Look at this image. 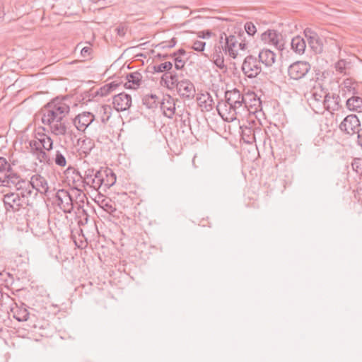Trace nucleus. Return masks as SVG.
Listing matches in <instances>:
<instances>
[{
	"instance_id": "1",
	"label": "nucleus",
	"mask_w": 362,
	"mask_h": 362,
	"mask_svg": "<svg viewBox=\"0 0 362 362\" xmlns=\"http://www.w3.org/2000/svg\"><path fill=\"white\" fill-rule=\"evenodd\" d=\"M247 98L252 100L250 107H259L261 101L254 93L244 95L239 90L234 88L225 93V100L218 102L216 109L218 115L226 122H230L243 117L249 111Z\"/></svg>"
},
{
	"instance_id": "2",
	"label": "nucleus",
	"mask_w": 362,
	"mask_h": 362,
	"mask_svg": "<svg viewBox=\"0 0 362 362\" xmlns=\"http://www.w3.org/2000/svg\"><path fill=\"white\" fill-rule=\"evenodd\" d=\"M69 111L70 107L64 101L54 100L41 110V122L55 136L69 134L71 126L66 118Z\"/></svg>"
},
{
	"instance_id": "3",
	"label": "nucleus",
	"mask_w": 362,
	"mask_h": 362,
	"mask_svg": "<svg viewBox=\"0 0 362 362\" xmlns=\"http://www.w3.org/2000/svg\"><path fill=\"white\" fill-rule=\"evenodd\" d=\"M86 195L79 190L59 189L56 194L57 204L64 213H71L74 207L82 208Z\"/></svg>"
},
{
	"instance_id": "4",
	"label": "nucleus",
	"mask_w": 362,
	"mask_h": 362,
	"mask_svg": "<svg viewBox=\"0 0 362 362\" xmlns=\"http://www.w3.org/2000/svg\"><path fill=\"white\" fill-rule=\"evenodd\" d=\"M224 40L225 52L230 57L235 59L239 54V51H245L247 49V44L241 39L240 36L233 35H226L225 33L221 36V40Z\"/></svg>"
},
{
	"instance_id": "5",
	"label": "nucleus",
	"mask_w": 362,
	"mask_h": 362,
	"mask_svg": "<svg viewBox=\"0 0 362 362\" xmlns=\"http://www.w3.org/2000/svg\"><path fill=\"white\" fill-rule=\"evenodd\" d=\"M3 202L6 211H18L21 208L27 206V202L20 197V194L16 192H8L4 195Z\"/></svg>"
},
{
	"instance_id": "6",
	"label": "nucleus",
	"mask_w": 362,
	"mask_h": 362,
	"mask_svg": "<svg viewBox=\"0 0 362 362\" xmlns=\"http://www.w3.org/2000/svg\"><path fill=\"white\" fill-rule=\"evenodd\" d=\"M242 71L245 76L253 78L261 73L262 66L255 57L249 55L244 59L242 64Z\"/></svg>"
},
{
	"instance_id": "7",
	"label": "nucleus",
	"mask_w": 362,
	"mask_h": 362,
	"mask_svg": "<svg viewBox=\"0 0 362 362\" xmlns=\"http://www.w3.org/2000/svg\"><path fill=\"white\" fill-rule=\"evenodd\" d=\"M361 122L358 117L356 115H347L340 123L339 128L343 133L354 136L356 134L360 129Z\"/></svg>"
},
{
	"instance_id": "8",
	"label": "nucleus",
	"mask_w": 362,
	"mask_h": 362,
	"mask_svg": "<svg viewBox=\"0 0 362 362\" xmlns=\"http://www.w3.org/2000/svg\"><path fill=\"white\" fill-rule=\"evenodd\" d=\"M262 40L269 45L273 46L278 50L284 49L285 41L281 33L275 30H268L261 35Z\"/></svg>"
},
{
	"instance_id": "9",
	"label": "nucleus",
	"mask_w": 362,
	"mask_h": 362,
	"mask_svg": "<svg viewBox=\"0 0 362 362\" xmlns=\"http://www.w3.org/2000/svg\"><path fill=\"white\" fill-rule=\"evenodd\" d=\"M310 70V64L304 61H298L288 68V74L291 79L299 80L303 78Z\"/></svg>"
},
{
	"instance_id": "10",
	"label": "nucleus",
	"mask_w": 362,
	"mask_h": 362,
	"mask_svg": "<svg viewBox=\"0 0 362 362\" xmlns=\"http://www.w3.org/2000/svg\"><path fill=\"white\" fill-rule=\"evenodd\" d=\"M25 180L22 178L17 173L11 170L9 173L5 174L4 177H0V187H14L16 189L21 188L22 185H25Z\"/></svg>"
},
{
	"instance_id": "11",
	"label": "nucleus",
	"mask_w": 362,
	"mask_h": 362,
	"mask_svg": "<svg viewBox=\"0 0 362 362\" xmlns=\"http://www.w3.org/2000/svg\"><path fill=\"white\" fill-rule=\"evenodd\" d=\"M95 120V116L90 112H83L73 119V124L77 130L84 132Z\"/></svg>"
},
{
	"instance_id": "12",
	"label": "nucleus",
	"mask_w": 362,
	"mask_h": 362,
	"mask_svg": "<svg viewBox=\"0 0 362 362\" xmlns=\"http://www.w3.org/2000/svg\"><path fill=\"white\" fill-rule=\"evenodd\" d=\"M179 95L184 99L191 100L195 95V87L189 80H182L176 86Z\"/></svg>"
},
{
	"instance_id": "13",
	"label": "nucleus",
	"mask_w": 362,
	"mask_h": 362,
	"mask_svg": "<svg viewBox=\"0 0 362 362\" xmlns=\"http://www.w3.org/2000/svg\"><path fill=\"white\" fill-rule=\"evenodd\" d=\"M112 103L117 111H125L132 105V96L125 93H120L114 96Z\"/></svg>"
},
{
	"instance_id": "14",
	"label": "nucleus",
	"mask_w": 362,
	"mask_h": 362,
	"mask_svg": "<svg viewBox=\"0 0 362 362\" xmlns=\"http://www.w3.org/2000/svg\"><path fill=\"white\" fill-rule=\"evenodd\" d=\"M339 93L344 98L356 95L358 94V83L351 78H346L339 86Z\"/></svg>"
},
{
	"instance_id": "15",
	"label": "nucleus",
	"mask_w": 362,
	"mask_h": 362,
	"mask_svg": "<svg viewBox=\"0 0 362 362\" xmlns=\"http://www.w3.org/2000/svg\"><path fill=\"white\" fill-rule=\"evenodd\" d=\"M341 98L336 94L326 93L322 100V105L325 109L329 112L338 110L341 107Z\"/></svg>"
},
{
	"instance_id": "16",
	"label": "nucleus",
	"mask_w": 362,
	"mask_h": 362,
	"mask_svg": "<svg viewBox=\"0 0 362 362\" xmlns=\"http://www.w3.org/2000/svg\"><path fill=\"white\" fill-rule=\"evenodd\" d=\"M160 109L165 117L172 118L175 111V99L169 95H164L160 103Z\"/></svg>"
},
{
	"instance_id": "17",
	"label": "nucleus",
	"mask_w": 362,
	"mask_h": 362,
	"mask_svg": "<svg viewBox=\"0 0 362 362\" xmlns=\"http://www.w3.org/2000/svg\"><path fill=\"white\" fill-rule=\"evenodd\" d=\"M33 189L41 194H46L48 191L49 187L46 179L39 174L33 175L29 180Z\"/></svg>"
},
{
	"instance_id": "18",
	"label": "nucleus",
	"mask_w": 362,
	"mask_h": 362,
	"mask_svg": "<svg viewBox=\"0 0 362 362\" xmlns=\"http://www.w3.org/2000/svg\"><path fill=\"white\" fill-rule=\"evenodd\" d=\"M346 108L351 112H362V98L358 94L347 98L346 101Z\"/></svg>"
},
{
	"instance_id": "19",
	"label": "nucleus",
	"mask_w": 362,
	"mask_h": 362,
	"mask_svg": "<svg viewBox=\"0 0 362 362\" xmlns=\"http://www.w3.org/2000/svg\"><path fill=\"white\" fill-rule=\"evenodd\" d=\"M259 62H262L266 66H272L276 60V54L269 49L261 50L258 54Z\"/></svg>"
},
{
	"instance_id": "20",
	"label": "nucleus",
	"mask_w": 362,
	"mask_h": 362,
	"mask_svg": "<svg viewBox=\"0 0 362 362\" xmlns=\"http://www.w3.org/2000/svg\"><path fill=\"white\" fill-rule=\"evenodd\" d=\"M178 76L175 73L165 72L161 77L160 83L162 86H166L169 89H173L179 83Z\"/></svg>"
},
{
	"instance_id": "21",
	"label": "nucleus",
	"mask_w": 362,
	"mask_h": 362,
	"mask_svg": "<svg viewBox=\"0 0 362 362\" xmlns=\"http://www.w3.org/2000/svg\"><path fill=\"white\" fill-rule=\"evenodd\" d=\"M142 79V75L137 71L127 75V81L124 86L126 88L136 89L140 86Z\"/></svg>"
},
{
	"instance_id": "22",
	"label": "nucleus",
	"mask_w": 362,
	"mask_h": 362,
	"mask_svg": "<svg viewBox=\"0 0 362 362\" xmlns=\"http://www.w3.org/2000/svg\"><path fill=\"white\" fill-rule=\"evenodd\" d=\"M199 105L205 111H210L213 108L214 101L211 96L208 93L201 94L197 97Z\"/></svg>"
},
{
	"instance_id": "23",
	"label": "nucleus",
	"mask_w": 362,
	"mask_h": 362,
	"mask_svg": "<svg viewBox=\"0 0 362 362\" xmlns=\"http://www.w3.org/2000/svg\"><path fill=\"white\" fill-rule=\"evenodd\" d=\"M291 45L293 52L298 54H303L306 47L305 41L300 36L294 37L291 40Z\"/></svg>"
},
{
	"instance_id": "24",
	"label": "nucleus",
	"mask_w": 362,
	"mask_h": 362,
	"mask_svg": "<svg viewBox=\"0 0 362 362\" xmlns=\"http://www.w3.org/2000/svg\"><path fill=\"white\" fill-rule=\"evenodd\" d=\"M222 49V47H216L211 55V60L214 64L221 69L226 68Z\"/></svg>"
},
{
	"instance_id": "25",
	"label": "nucleus",
	"mask_w": 362,
	"mask_h": 362,
	"mask_svg": "<svg viewBox=\"0 0 362 362\" xmlns=\"http://www.w3.org/2000/svg\"><path fill=\"white\" fill-rule=\"evenodd\" d=\"M120 83L117 81H112L111 83H107L100 88L95 93V95L100 97L107 96L110 93L115 90L119 86Z\"/></svg>"
},
{
	"instance_id": "26",
	"label": "nucleus",
	"mask_w": 362,
	"mask_h": 362,
	"mask_svg": "<svg viewBox=\"0 0 362 362\" xmlns=\"http://www.w3.org/2000/svg\"><path fill=\"white\" fill-rule=\"evenodd\" d=\"M24 185H22L21 188L17 189V191H20V197L24 199V202H27V205H28V198L32 195L33 192V187L30 182L28 180L25 181Z\"/></svg>"
},
{
	"instance_id": "27",
	"label": "nucleus",
	"mask_w": 362,
	"mask_h": 362,
	"mask_svg": "<svg viewBox=\"0 0 362 362\" xmlns=\"http://www.w3.org/2000/svg\"><path fill=\"white\" fill-rule=\"evenodd\" d=\"M46 151H47L42 149L33 154V156L35 158V159L38 160L39 163L42 164V165H49L52 163V158Z\"/></svg>"
},
{
	"instance_id": "28",
	"label": "nucleus",
	"mask_w": 362,
	"mask_h": 362,
	"mask_svg": "<svg viewBox=\"0 0 362 362\" xmlns=\"http://www.w3.org/2000/svg\"><path fill=\"white\" fill-rule=\"evenodd\" d=\"M104 172H103L102 170H97L95 172V176L90 180V182L87 185L95 189H99L101 186H103V182H104Z\"/></svg>"
},
{
	"instance_id": "29",
	"label": "nucleus",
	"mask_w": 362,
	"mask_h": 362,
	"mask_svg": "<svg viewBox=\"0 0 362 362\" xmlns=\"http://www.w3.org/2000/svg\"><path fill=\"white\" fill-rule=\"evenodd\" d=\"M105 173L104 176V182H103V185L105 187L110 188L112 187L116 182V175L110 169L101 170Z\"/></svg>"
},
{
	"instance_id": "30",
	"label": "nucleus",
	"mask_w": 362,
	"mask_h": 362,
	"mask_svg": "<svg viewBox=\"0 0 362 362\" xmlns=\"http://www.w3.org/2000/svg\"><path fill=\"white\" fill-rule=\"evenodd\" d=\"M143 105L148 109H153L157 107L158 101L156 95H146L142 98Z\"/></svg>"
},
{
	"instance_id": "31",
	"label": "nucleus",
	"mask_w": 362,
	"mask_h": 362,
	"mask_svg": "<svg viewBox=\"0 0 362 362\" xmlns=\"http://www.w3.org/2000/svg\"><path fill=\"white\" fill-rule=\"evenodd\" d=\"M242 137L247 144H252L255 141V130L250 127H245L242 131Z\"/></svg>"
},
{
	"instance_id": "32",
	"label": "nucleus",
	"mask_w": 362,
	"mask_h": 362,
	"mask_svg": "<svg viewBox=\"0 0 362 362\" xmlns=\"http://www.w3.org/2000/svg\"><path fill=\"white\" fill-rule=\"evenodd\" d=\"M112 108L108 105H104L100 107L99 112L103 123H106L110 118L112 115Z\"/></svg>"
},
{
	"instance_id": "33",
	"label": "nucleus",
	"mask_w": 362,
	"mask_h": 362,
	"mask_svg": "<svg viewBox=\"0 0 362 362\" xmlns=\"http://www.w3.org/2000/svg\"><path fill=\"white\" fill-rule=\"evenodd\" d=\"M325 94L323 93L322 90H314L312 93L310 98L308 99L310 101V105H315V103H322L324 99Z\"/></svg>"
},
{
	"instance_id": "34",
	"label": "nucleus",
	"mask_w": 362,
	"mask_h": 362,
	"mask_svg": "<svg viewBox=\"0 0 362 362\" xmlns=\"http://www.w3.org/2000/svg\"><path fill=\"white\" fill-rule=\"evenodd\" d=\"M100 206L104 211L109 213L110 214H112L116 211L115 204L111 199H103Z\"/></svg>"
},
{
	"instance_id": "35",
	"label": "nucleus",
	"mask_w": 362,
	"mask_h": 362,
	"mask_svg": "<svg viewBox=\"0 0 362 362\" xmlns=\"http://www.w3.org/2000/svg\"><path fill=\"white\" fill-rule=\"evenodd\" d=\"M13 317L19 322L27 321L29 318V313L25 308H18L14 311Z\"/></svg>"
},
{
	"instance_id": "36",
	"label": "nucleus",
	"mask_w": 362,
	"mask_h": 362,
	"mask_svg": "<svg viewBox=\"0 0 362 362\" xmlns=\"http://www.w3.org/2000/svg\"><path fill=\"white\" fill-rule=\"evenodd\" d=\"M308 40V44L311 48L315 51H320L322 44L317 34L314 36H310Z\"/></svg>"
},
{
	"instance_id": "37",
	"label": "nucleus",
	"mask_w": 362,
	"mask_h": 362,
	"mask_svg": "<svg viewBox=\"0 0 362 362\" xmlns=\"http://www.w3.org/2000/svg\"><path fill=\"white\" fill-rule=\"evenodd\" d=\"M41 148L49 151L53 148V140L50 136H43V139H40Z\"/></svg>"
},
{
	"instance_id": "38",
	"label": "nucleus",
	"mask_w": 362,
	"mask_h": 362,
	"mask_svg": "<svg viewBox=\"0 0 362 362\" xmlns=\"http://www.w3.org/2000/svg\"><path fill=\"white\" fill-rule=\"evenodd\" d=\"M95 172L93 168H88L85 170L83 175H80V177L83 179V182L87 185L95 176Z\"/></svg>"
},
{
	"instance_id": "39",
	"label": "nucleus",
	"mask_w": 362,
	"mask_h": 362,
	"mask_svg": "<svg viewBox=\"0 0 362 362\" xmlns=\"http://www.w3.org/2000/svg\"><path fill=\"white\" fill-rule=\"evenodd\" d=\"M13 170L11 164L6 160V158L0 157V173L5 174L9 173Z\"/></svg>"
},
{
	"instance_id": "40",
	"label": "nucleus",
	"mask_w": 362,
	"mask_h": 362,
	"mask_svg": "<svg viewBox=\"0 0 362 362\" xmlns=\"http://www.w3.org/2000/svg\"><path fill=\"white\" fill-rule=\"evenodd\" d=\"M173 67V64L170 62H165L164 63H161L157 66H153V69L155 72L161 73L163 71L168 72Z\"/></svg>"
},
{
	"instance_id": "41",
	"label": "nucleus",
	"mask_w": 362,
	"mask_h": 362,
	"mask_svg": "<svg viewBox=\"0 0 362 362\" xmlns=\"http://www.w3.org/2000/svg\"><path fill=\"white\" fill-rule=\"evenodd\" d=\"M55 164L60 166L64 167L66 165V160L64 155L59 151H56L54 158Z\"/></svg>"
},
{
	"instance_id": "42",
	"label": "nucleus",
	"mask_w": 362,
	"mask_h": 362,
	"mask_svg": "<svg viewBox=\"0 0 362 362\" xmlns=\"http://www.w3.org/2000/svg\"><path fill=\"white\" fill-rule=\"evenodd\" d=\"M30 153L33 155L38 151L42 150L40 146V141L33 139L29 141Z\"/></svg>"
},
{
	"instance_id": "43",
	"label": "nucleus",
	"mask_w": 362,
	"mask_h": 362,
	"mask_svg": "<svg viewBox=\"0 0 362 362\" xmlns=\"http://www.w3.org/2000/svg\"><path fill=\"white\" fill-rule=\"evenodd\" d=\"M93 144L92 143L91 139H83L81 141V148H83L82 151L84 153H88L93 148Z\"/></svg>"
},
{
	"instance_id": "44",
	"label": "nucleus",
	"mask_w": 362,
	"mask_h": 362,
	"mask_svg": "<svg viewBox=\"0 0 362 362\" xmlns=\"http://www.w3.org/2000/svg\"><path fill=\"white\" fill-rule=\"evenodd\" d=\"M352 169L357 173H362V158H356L351 163Z\"/></svg>"
},
{
	"instance_id": "45",
	"label": "nucleus",
	"mask_w": 362,
	"mask_h": 362,
	"mask_svg": "<svg viewBox=\"0 0 362 362\" xmlns=\"http://www.w3.org/2000/svg\"><path fill=\"white\" fill-rule=\"evenodd\" d=\"M347 62L344 59H340L335 64L336 71L341 74H346Z\"/></svg>"
},
{
	"instance_id": "46",
	"label": "nucleus",
	"mask_w": 362,
	"mask_h": 362,
	"mask_svg": "<svg viewBox=\"0 0 362 362\" xmlns=\"http://www.w3.org/2000/svg\"><path fill=\"white\" fill-rule=\"evenodd\" d=\"M245 30L249 35H253L257 32L256 27L252 22H247L245 23Z\"/></svg>"
},
{
	"instance_id": "47",
	"label": "nucleus",
	"mask_w": 362,
	"mask_h": 362,
	"mask_svg": "<svg viewBox=\"0 0 362 362\" xmlns=\"http://www.w3.org/2000/svg\"><path fill=\"white\" fill-rule=\"evenodd\" d=\"M205 45L206 43L204 42L201 40H196L193 42L192 47L195 51L201 52L204 50Z\"/></svg>"
},
{
	"instance_id": "48",
	"label": "nucleus",
	"mask_w": 362,
	"mask_h": 362,
	"mask_svg": "<svg viewBox=\"0 0 362 362\" xmlns=\"http://www.w3.org/2000/svg\"><path fill=\"white\" fill-rule=\"evenodd\" d=\"M126 27L122 25H120L115 28V32L119 37H124L126 34Z\"/></svg>"
},
{
	"instance_id": "49",
	"label": "nucleus",
	"mask_w": 362,
	"mask_h": 362,
	"mask_svg": "<svg viewBox=\"0 0 362 362\" xmlns=\"http://www.w3.org/2000/svg\"><path fill=\"white\" fill-rule=\"evenodd\" d=\"M174 62L176 69L180 70L184 67L185 62L180 57H175Z\"/></svg>"
},
{
	"instance_id": "50",
	"label": "nucleus",
	"mask_w": 362,
	"mask_h": 362,
	"mask_svg": "<svg viewBox=\"0 0 362 362\" xmlns=\"http://www.w3.org/2000/svg\"><path fill=\"white\" fill-rule=\"evenodd\" d=\"M211 35H212V32L209 30H204V31H199L197 33L198 37L203 38V39L210 38Z\"/></svg>"
},
{
	"instance_id": "51",
	"label": "nucleus",
	"mask_w": 362,
	"mask_h": 362,
	"mask_svg": "<svg viewBox=\"0 0 362 362\" xmlns=\"http://www.w3.org/2000/svg\"><path fill=\"white\" fill-rule=\"evenodd\" d=\"M42 132H36L35 134V140H37V141H40V139H43V136H47L48 135H47L45 133H44V132L45 131V129L44 127H42L41 128Z\"/></svg>"
},
{
	"instance_id": "52",
	"label": "nucleus",
	"mask_w": 362,
	"mask_h": 362,
	"mask_svg": "<svg viewBox=\"0 0 362 362\" xmlns=\"http://www.w3.org/2000/svg\"><path fill=\"white\" fill-rule=\"evenodd\" d=\"M91 48L89 47H83L81 51V54L83 57H89L90 54Z\"/></svg>"
},
{
	"instance_id": "53",
	"label": "nucleus",
	"mask_w": 362,
	"mask_h": 362,
	"mask_svg": "<svg viewBox=\"0 0 362 362\" xmlns=\"http://www.w3.org/2000/svg\"><path fill=\"white\" fill-rule=\"evenodd\" d=\"M304 33H305V37L309 39L310 37V36H314L315 35H317V33L315 32H314L312 29L310 28H306L304 30Z\"/></svg>"
},
{
	"instance_id": "54",
	"label": "nucleus",
	"mask_w": 362,
	"mask_h": 362,
	"mask_svg": "<svg viewBox=\"0 0 362 362\" xmlns=\"http://www.w3.org/2000/svg\"><path fill=\"white\" fill-rule=\"evenodd\" d=\"M357 134V144L362 147V128L358 131Z\"/></svg>"
},
{
	"instance_id": "55",
	"label": "nucleus",
	"mask_w": 362,
	"mask_h": 362,
	"mask_svg": "<svg viewBox=\"0 0 362 362\" xmlns=\"http://www.w3.org/2000/svg\"><path fill=\"white\" fill-rule=\"evenodd\" d=\"M176 44V40L175 38H173L168 45H165L163 46V47H173Z\"/></svg>"
},
{
	"instance_id": "56",
	"label": "nucleus",
	"mask_w": 362,
	"mask_h": 362,
	"mask_svg": "<svg viewBox=\"0 0 362 362\" xmlns=\"http://www.w3.org/2000/svg\"><path fill=\"white\" fill-rule=\"evenodd\" d=\"M4 11L2 9V4L0 2V19H1L4 17Z\"/></svg>"
},
{
	"instance_id": "57",
	"label": "nucleus",
	"mask_w": 362,
	"mask_h": 362,
	"mask_svg": "<svg viewBox=\"0 0 362 362\" xmlns=\"http://www.w3.org/2000/svg\"><path fill=\"white\" fill-rule=\"evenodd\" d=\"M179 52L182 54H185V51L183 49H180Z\"/></svg>"
}]
</instances>
